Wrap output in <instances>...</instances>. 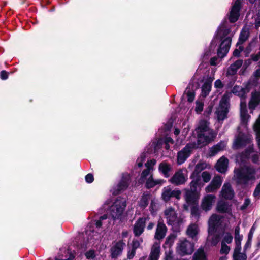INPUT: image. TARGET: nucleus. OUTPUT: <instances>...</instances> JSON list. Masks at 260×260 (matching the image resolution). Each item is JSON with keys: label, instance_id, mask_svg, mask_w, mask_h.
Returning a JSON list of instances; mask_svg holds the SVG:
<instances>
[{"label": "nucleus", "instance_id": "1", "mask_svg": "<svg viewBox=\"0 0 260 260\" xmlns=\"http://www.w3.org/2000/svg\"><path fill=\"white\" fill-rule=\"evenodd\" d=\"M208 124V123L205 120H202L200 122L197 128L198 143H192L187 144L181 151L178 153V164H183L189 156L193 149L202 147L207 145L215 137L216 133L209 128Z\"/></svg>", "mask_w": 260, "mask_h": 260}, {"label": "nucleus", "instance_id": "2", "mask_svg": "<svg viewBox=\"0 0 260 260\" xmlns=\"http://www.w3.org/2000/svg\"><path fill=\"white\" fill-rule=\"evenodd\" d=\"M251 136L248 133L240 132L236 136L233 142V147L234 149H239L243 146H248V149L246 150L245 153L239 155L237 156L236 160L238 161H244V159L249 157H251L252 161L257 163L258 161L257 154L254 151L252 147L251 146Z\"/></svg>", "mask_w": 260, "mask_h": 260}, {"label": "nucleus", "instance_id": "3", "mask_svg": "<svg viewBox=\"0 0 260 260\" xmlns=\"http://www.w3.org/2000/svg\"><path fill=\"white\" fill-rule=\"evenodd\" d=\"M231 26L225 21L221 23L219 27L217 34L216 38L219 39L221 43L217 51V54L219 57H224L230 48L232 38L234 36V32L230 30Z\"/></svg>", "mask_w": 260, "mask_h": 260}, {"label": "nucleus", "instance_id": "4", "mask_svg": "<svg viewBox=\"0 0 260 260\" xmlns=\"http://www.w3.org/2000/svg\"><path fill=\"white\" fill-rule=\"evenodd\" d=\"M234 177L237 183L246 185L249 182H253L256 179L255 168L248 166H244L235 169Z\"/></svg>", "mask_w": 260, "mask_h": 260}, {"label": "nucleus", "instance_id": "5", "mask_svg": "<svg viewBox=\"0 0 260 260\" xmlns=\"http://www.w3.org/2000/svg\"><path fill=\"white\" fill-rule=\"evenodd\" d=\"M126 206L125 199L118 197L115 200L110 208V214L114 220L121 221L123 220Z\"/></svg>", "mask_w": 260, "mask_h": 260}, {"label": "nucleus", "instance_id": "6", "mask_svg": "<svg viewBox=\"0 0 260 260\" xmlns=\"http://www.w3.org/2000/svg\"><path fill=\"white\" fill-rule=\"evenodd\" d=\"M176 250L181 256L191 255L194 251V244L186 239H180L177 244Z\"/></svg>", "mask_w": 260, "mask_h": 260}, {"label": "nucleus", "instance_id": "7", "mask_svg": "<svg viewBox=\"0 0 260 260\" xmlns=\"http://www.w3.org/2000/svg\"><path fill=\"white\" fill-rule=\"evenodd\" d=\"M164 216L169 225H177L182 221V219L178 216L176 211L171 207H168L164 210Z\"/></svg>", "mask_w": 260, "mask_h": 260}, {"label": "nucleus", "instance_id": "8", "mask_svg": "<svg viewBox=\"0 0 260 260\" xmlns=\"http://www.w3.org/2000/svg\"><path fill=\"white\" fill-rule=\"evenodd\" d=\"M228 98L224 95L221 100L219 107L217 108L216 114L218 120H223L226 118L228 112Z\"/></svg>", "mask_w": 260, "mask_h": 260}, {"label": "nucleus", "instance_id": "9", "mask_svg": "<svg viewBox=\"0 0 260 260\" xmlns=\"http://www.w3.org/2000/svg\"><path fill=\"white\" fill-rule=\"evenodd\" d=\"M198 185V181L193 180L190 183V190H186L185 193V200L188 203L195 204L199 198V194L196 192L197 187Z\"/></svg>", "mask_w": 260, "mask_h": 260}, {"label": "nucleus", "instance_id": "10", "mask_svg": "<svg viewBox=\"0 0 260 260\" xmlns=\"http://www.w3.org/2000/svg\"><path fill=\"white\" fill-rule=\"evenodd\" d=\"M187 180V171L185 169H180L170 179L171 183L176 185L185 183Z\"/></svg>", "mask_w": 260, "mask_h": 260}, {"label": "nucleus", "instance_id": "11", "mask_svg": "<svg viewBox=\"0 0 260 260\" xmlns=\"http://www.w3.org/2000/svg\"><path fill=\"white\" fill-rule=\"evenodd\" d=\"M240 0H235L232 6L229 15V19L231 22H235L238 19L240 8Z\"/></svg>", "mask_w": 260, "mask_h": 260}, {"label": "nucleus", "instance_id": "12", "mask_svg": "<svg viewBox=\"0 0 260 260\" xmlns=\"http://www.w3.org/2000/svg\"><path fill=\"white\" fill-rule=\"evenodd\" d=\"M156 163V161L155 159H152L148 160L145 164V166L147 169L144 170L141 173V178L140 179V182L141 183H143L146 178V177L151 174V172L154 170V167Z\"/></svg>", "mask_w": 260, "mask_h": 260}, {"label": "nucleus", "instance_id": "13", "mask_svg": "<svg viewBox=\"0 0 260 260\" xmlns=\"http://www.w3.org/2000/svg\"><path fill=\"white\" fill-rule=\"evenodd\" d=\"M222 218L216 214L212 215L209 220V231L215 232L221 225Z\"/></svg>", "mask_w": 260, "mask_h": 260}, {"label": "nucleus", "instance_id": "14", "mask_svg": "<svg viewBox=\"0 0 260 260\" xmlns=\"http://www.w3.org/2000/svg\"><path fill=\"white\" fill-rule=\"evenodd\" d=\"M181 192L179 190H172L169 186L165 187L162 193V199L167 202L168 201L171 197H174L177 199H180Z\"/></svg>", "mask_w": 260, "mask_h": 260}, {"label": "nucleus", "instance_id": "15", "mask_svg": "<svg viewBox=\"0 0 260 260\" xmlns=\"http://www.w3.org/2000/svg\"><path fill=\"white\" fill-rule=\"evenodd\" d=\"M215 200L216 197L214 195L208 194L206 196L202 201V209L206 211L210 210L215 202Z\"/></svg>", "mask_w": 260, "mask_h": 260}, {"label": "nucleus", "instance_id": "16", "mask_svg": "<svg viewBox=\"0 0 260 260\" xmlns=\"http://www.w3.org/2000/svg\"><path fill=\"white\" fill-rule=\"evenodd\" d=\"M222 179L219 176H215L211 183L206 187L207 192H213L218 189L221 186L222 182Z\"/></svg>", "mask_w": 260, "mask_h": 260}, {"label": "nucleus", "instance_id": "17", "mask_svg": "<svg viewBox=\"0 0 260 260\" xmlns=\"http://www.w3.org/2000/svg\"><path fill=\"white\" fill-rule=\"evenodd\" d=\"M160 254V242H154L152 246L149 260H158Z\"/></svg>", "mask_w": 260, "mask_h": 260}, {"label": "nucleus", "instance_id": "18", "mask_svg": "<svg viewBox=\"0 0 260 260\" xmlns=\"http://www.w3.org/2000/svg\"><path fill=\"white\" fill-rule=\"evenodd\" d=\"M124 245L125 244L121 241L113 243L111 248V256L113 258H116L120 255L122 253Z\"/></svg>", "mask_w": 260, "mask_h": 260}, {"label": "nucleus", "instance_id": "19", "mask_svg": "<svg viewBox=\"0 0 260 260\" xmlns=\"http://www.w3.org/2000/svg\"><path fill=\"white\" fill-rule=\"evenodd\" d=\"M214 77H209L204 82L202 87L201 95L203 97L207 96L211 91L212 83L214 80Z\"/></svg>", "mask_w": 260, "mask_h": 260}, {"label": "nucleus", "instance_id": "20", "mask_svg": "<svg viewBox=\"0 0 260 260\" xmlns=\"http://www.w3.org/2000/svg\"><path fill=\"white\" fill-rule=\"evenodd\" d=\"M146 220V218H140L135 223L134 232L136 236H139L143 232L145 226Z\"/></svg>", "mask_w": 260, "mask_h": 260}, {"label": "nucleus", "instance_id": "21", "mask_svg": "<svg viewBox=\"0 0 260 260\" xmlns=\"http://www.w3.org/2000/svg\"><path fill=\"white\" fill-rule=\"evenodd\" d=\"M240 116L241 122L243 124H246L250 116L247 113L246 109V104L245 101H242L240 104Z\"/></svg>", "mask_w": 260, "mask_h": 260}, {"label": "nucleus", "instance_id": "22", "mask_svg": "<svg viewBox=\"0 0 260 260\" xmlns=\"http://www.w3.org/2000/svg\"><path fill=\"white\" fill-rule=\"evenodd\" d=\"M228 159L224 157H221L217 162L216 165V170L220 173H224L228 169Z\"/></svg>", "mask_w": 260, "mask_h": 260}, {"label": "nucleus", "instance_id": "23", "mask_svg": "<svg viewBox=\"0 0 260 260\" xmlns=\"http://www.w3.org/2000/svg\"><path fill=\"white\" fill-rule=\"evenodd\" d=\"M166 225L163 223L159 222L156 230L155 238L159 240L163 239L166 235Z\"/></svg>", "mask_w": 260, "mask_h": 260}, {"label": "nucleus", "instance_id": "24", "mask_svg": "<svg viewBox=\"0 0 260 260\" xmlns=\"http://www.w3.org/2000/svg\"><path fill=\"white\" fill-rule=\"evenodd\" d=\"M146 181V185L147 188H152L158 184H162L165 181L162 179H154L152 174L146 177L144 182Z\"/></svg>", "mask_w": 260, "mask_h": 260}, {"label": "nucleus", "instance_id": "25", "mask_svg": "<svg viewBox=\"0 0 260 260\" xmlns=\"http://www.w3.org/2000/svg\"><path fill=\"white\" fill-rule=\"evenodd\" d=\"M260 103V93L255 92L252 93L251 98L249 102V108L253 110Z\"/></svg>", "mask_w": 260, "mask_h": 260}, {"label": "nucleus", "instance_id": "26", "mask_svg": "<svg viewBox=\"0 0 260 260\" xmlns=\"http://www.w3.org/2000/svg\"><path fill=\"white\" fill-rule=\"evenodd\" d=\"M221 196L225 199H232L234 196V192L231 189V185L229 183H224L221 191Z\"/></svg>", "mask_w": 260, "mask_h": 260}, {"label": "nucleus", "instance_id": "27", "mask_svg": "<svg viewBox=\"0 0 260 260\" xmlns=\"http://www.w3.org/2000/svg\"><path fill=\"white\" fill-rule=\"evenodd\" d=\"M199 228L196 224H191L186 230V234L192 239L196 237L199 233Z\"/></svg>", "mask_w": 260, "mask_h": 260}, {"label": "nucleus", "instance_id": "28", "mask_svg": "<svg viewBox=\"0 0 260 260\" xmlns=\"http://www.w3.org/2000/svg\"><path fill=\"white\" fill-rule=\"evenodd\" d=\"M158 170L165 177L167 178L169 176V172L171 170V166L166 162H162L159 164Z\"/></svg>", "mask_w": 260, "mask_h": 260}, {"label": "nucleus", "instance_id": "29", "mask_svg": "<svg viewBox=\"0 0 260 260\" xmlns=\"http://www.w3.org/2000/svg\"><path fill=\"white\" fill-rule=\"evenodd\" d=\"M242 239V236L240 235V228L237 226L235 230V241L236 247L235 248L236 252L239 250H241V241Z\"/></svg>", "mask_w": 260, "mask_h": 260}, {"label": "nucleus", "instance_id": "30", "mask_svg": "<svg viewBox=\"0 0 260 260\" xmlns=\"http://www.w3.org/2000/svg\"><path fill=\"white\" fill-rule=\"evenodd\" d=\"M226 143L223 142H221L211 148L210 150V155L214 156L218 152L223 150L226 147Z\"/></svg>", "mask_w": 260, "mask_h": 260}, {"label": "nucleus", "instance_id": "31", "mask_svg": "<svg viewBox=\"0 0 260 260\" xmlns=\"http://www.w3.org/2000/svg\"><path fill=\"white\" fill-rule=\"evenodd\" d=\"M209 235L207 238V241L210 243L212 245H216L219 241V237L215 234V232H210L208 231Z\"/></svg>", "mask_w": 260, "mask_h": 260}, {"label": "nucleus", "instance_id": "32", "mask_svg": "<svg viewBox=\"0 0 260 260\" xmlns=\"http://www.w3.org/2000/svg\"><path fill=\"white\" fill-rule=\"evenodd\" d=\"M243 61L242 60H238L233 64H231L228 70V73L230 75H234L237 70L242 66Z\"/></svg>", "mask_w": 260, "mask_h": 260}, {"label": "nucleus", "instance_id": "33", "mask_svg": "<svg viewBox=\"0 0 260 260\" xmlns=\"http://www.w3.org/2000/svg\"><path fill=\"white\" fill-rule=\"evenodd\" d=\"M249 37V30L246 27H244L242 30L241 34L239 36V41L237 42V45H240L244 42Z\"/></svg>", "mask_w": 260, "mask_h": 260}, {"label": "nucleus", "instance_id": "34", "mask_svg": "<svg viewBox=\"0 0 260 260\" xmlns=\"http://www.w3.org/2000/svg\"><path fill=\"white\" fill-rule=\"evenodd\" d=\"M217 210L221 213H229L230 209L228 204L223 201H220L218 203Z\"/></svg>", "mask_w": 260, "mask_h": 260}, {"label": "nucleus", "instance_id": "35", "mask_svg": "<svg viewBox=\"0 0 260 260\" xmlns=\"http://www.w3.org/2000/svg\"><path fill=\"white\" fill-rule=\"evenodd\" d=\"M253 129L256 134V139L260 149V115L253 126Z\"/></svg>", "mask_w": 260, "mask_h": 260}, {"label": "nucleus", "instance_id": "36", "mask_svg": "<svg viewBox=\"0 0 260 260\" xmlns=\"http://www.w3.org/2000/svg\"><path fill=\"white\" fill-rule=\"evenodd\" d=\"M193 260H206L205 253L202 248H199L194 253Z\"/></svg>", "mask_w": 260, "mask_h": 260}, {"label": "nucleus", "instance_id": "37", "mask_svg": "<svg viewBox=\"0 0 260 260\" xmlns=\"http://www.w3.org/2000/svg\"><path fill=\"white\" fill-rule=\"evenodd\" d=\"M129 178V175H127L125 177H123L121 181L118 185V191L123 190L127 187V186L129 184V183H128Z\"/></svg>", "mask_w": 260, "mask_h": 260}, {"label": "nucleus", "instance_id": "38", "mask_svg": "<svg viewBox=\"0 0 260 260\" xmlns=\"http://www.w3.org/2000/svg\"><path fill=\"white\" fill-rule=\"evenodd\" d=\"M150 194L148 193L144 194L141 198L139 204L143 208H145L148 204L150 200Z\"/></svg>", "mask_w": 260, "mask_h": 260}, {"label": "nucleus", "instance_id": "39", "mask_svg": "<svg viewBox=\"0 0 260 260\" xmlns=\"http://www.w3.org/2000/svg\"><path fill=\"white\" fill-rule=\"evenodd\" d=\"M215 40H214L211 42L209 48L206 50L204 54L203 58L204 60L208 59V57L211 55L212 53L215 50Z\"/></svg>", "mask_w": 260, "mask_h": 260}, {"label": "nucleus", "instance_id": "40", "mask_svg": "<svg viewBox=\"0 0 260 260\" xmlns=\"http://www.w3.org/2000/svg\"><path fill=\"white\" fill-rule=\"evenodd\" d=\"M109 220L107 219L106 215H104L100 217L99 220L96 222V226L98 228L103 226L104 227L107 228L109 226Z\"/></svg>", "mask_w": 260, "mask_h": 260}, {"label": "nucleus", "instance_id": "41", "mask_svg": "<svg viewBox=\"0 0 260 260\" xmlns=\"http://www.w3.org/2000/svg\"><path fill=\"white\" fill-rule=\"evenodd\" d=\"M240 250H239L237 252H236L235 249H234L233 254L234 260H246V255L244 253H240Z\"/></svg>", "mask_w": 260, "mask_h": 260}, {"label": "nucleus", "instance_id": "42", "mask_svg": "<svg viewBox=\"0 0 260 260\" xmlns=\"http://www.w3.org/2000/svg\"><path fill=\"white\" fill-rule=\"evenodd\" d=\"M233 92L239 96L243 97L245 94V90L240 86H235L233 89Z\"/></svg>", "mask_w": 260, "mask_h": 260}, {"label": "nucleus", "instance_id": "43", "mask_svg": "<svg viewBox=\"0 0 260 260\" xmlns=\"http://www.w3.org/2000/svg\"><path fill=\"white\" fill-rule=\"evenodd\" d=\"M223 240L222 243H230L233 240V237L231 234L229 232H223L222 235Z\"/></svg>", "mask_w": 260, "mask_h": 260}, {"label": "nucleus", "instance_id": "44", "mask_svg": "<svg viewBox=\"0 0 260 260\" xmlns=\"http://www.w3.org/2000/svg\"><path fill=\"white\" fill-rule=\"evenodd\" d=\"M191 215L196 218H198L200 214V211L197 206H193L191 209Z\"/></svg>", "mask_w": 260, "mask_h": 260}, {"label": "nucleus", "instance_id": "45", "mask_svg": "<svg viewBox=\"0 0 260 260\" xmlns=\"http://www.w3.org/2000/svg\"><path fill=\"white\" fill-rule=\"evenodd\" d=\"M146 157V154L142 153L140 156L138 158L136 164L139 167H141L143 166V163L145 160Z\"/></svg>", "mask_w": 260, "mask_h": 260}, {"label": "nucleus", "instance_id": "46", "mask_svg": "<svg viewBox=\"0 0 260 260\" xmlns=\"http://www.w3.org/2000/svg\"><path fill=\"white\" fill-rule=\"evenodd\" d=\"M204 103L201 101H197L196 102V106L195 110L197 112L200 113L203 110Z\"/></svg>", "mask_w": 260, "mask_h": 260}, {"label": "nucleus", "instance_id": "47", "mask_svg": "<svg viewBox=\"0 0 260 260\" xmlns=\"http://www.w3.org/2000/svg\"><path fill=\"white\" fill-rule=\"evenodd\" d=\"M252 18L254 20L255 27L257 29L260 26V13L255 15Z\"/></svg>", "mask_w": 260, "mask_h": 260}, {"label": "nucleus", "instance_id": "48", "mask_svg": "<svg viewBox=\"0 0 260 260\" xmlns=\"http://www.w3.org/2000/svg\"><path fill=\"white\" fill-rule=\"evenodd\" d=\"M187 96V100L188 101L191 102L193 101L194 99V93L193 91H190L189 90H188L186 89L185 91Z\"/></svg>", "mask_w": 260, "mask_h": 260}, {"label": "nucleus", "instance_id": "49", "mask_svg": "<svg viewBox=\"0 0 260 260\" xmlns=\"http://www.w3.org/2000/svg\"><path fill=\"white\" fill-rule=\"evenodd\" d=\"M230 248L225 243H222L220 252L222 254H227L230 251Z\"/></svg>", "mask_w": 260, "mask_h": 260}, {"label": "nucleus", "instance_id": "50", "mask_svg": "<svg viewBox=\"0 0 260 260\" xmlns=\"http://www.w3.org/2000/svg\"><path fill=\"white\" fill-rule=\"evenodd\" d=\"M202 177L205 182H209L211 179V175L207 171L203 172L202 174Z\"/></svg>", "mask_w": 260, "mask_h": 260}, {"label": "nucleus", "instance_id": "51", "mask_svg": "<svg viewBox=\"0 0 260 260\" xmlns=\"http://www.w3.org/2000/svg\"><path fill=\"white\" fill-rule=\"evenodd\" d=\"M207 167V165L206 163L198 164L196 167V171L200 172Z\"/></svg>", "mask_w": 260, "mask_h": 260}, {"label": "nucleus", "instance_id": "52", "mask_svg": "<svg viewBox=\"0 0 260 260\" xmlns=\"http://www.w3.org/2000/svg\"><path fill=\"white\" fill-rule=\"evenodd\" d=\"M85 256L88 259H93L95 256V251L92 250L87 251L85 253Z\"/></svg>", "mask_w": 260, "mask_h": 260}, {"label": "nucleus", "instance_id": "53", "mask_svg": "<svg viewBox=\"0 0 260 260\" xmlns=\"http://www.w3.org/2000/svg\"><path fill=\"white\" fill-rule=\"evenodd\" d=\"M214 86L216 88L220 89L223 87V84L220 80L218 79L215 81V82L214 83Z\"/></svg>", "mask_w": 260, "mask_h": 260}, {"label": "nucleus", "instance_id": "54", "mask_svg": "<svg viewBox=\"0 0 260 260\" xmlns=\"http://www.w3.org/2000/svg\"><path fill=\"white\" fill-rule=\"evenodd\" d=\"M250 200L249 199L246 198L244 200V202L243 204L240 208L241 209L244 210L245 209H246L248 207V206L250 204Z\"/></svg>", "mask_w": 260, "mask_h": 260}, {"label": "nucleus", "instance_id": "55", "mask_svg": "<svg viewBox=\"0 0 260 260\" xmlns=\"http://www.w3.org/2000/svg\"><path fill=\"white\" fill-rule=\"evenodd\" d=\"M142 242V240L140 241H138V240H134L133 241V249H135V250L137 248H138L140 246V244Z\"/></svg>", "mask_w": 260, "mask_h": 260}, {"label": "nucleus", "instance_id": "56", "mask_svg": "<svg viewBox=\"0 0 260 260\" xmlns=\"http://www.w3.org/2000/svg\"><path fill=\"white\" fill-rule=\"evenodd\" d=\"M85 180L87 183H91L93 181V176L91 174H88L85 176Z\"/></svg>", "mask_w": 260, "mask_h": 260}, {"label": "nucleus", "instance_id": "57", "mask_svg": "<svg viewBox=\"0 0 260 260\" xmlns=\"http://www.w3.org/2000/svg\"><path fill=\"white\" fill-rule=\"evenodd\" d=\"M1 79L2 80H6L8 77V74L6 71H2L0 74Z\"/></svg>", "mask_w": 260, "mask_h": 260}, {"label": "nucleus", "instance_id": "58", "mask_svg": "<svg viewBox=\"0 0 260 260\" xmlns=\"http://www.w3.org/2000/svg\"><path fill=\"white\" fill-rule=\"evenodd\" d=\"M243 48L241 46L239 47L238 49H236L233 52V55L235 56H238L240 53V52L242 51Z\"/></svg>", "mask_w": 260, "mask_h": 260}, {"label": "nucleus", "instance_id": "59", "mask_svg": "<svg viewBox=\"0 0 260 260\" xmlns=\"http://www.w3.org/2000/svg\"><path fill=\"white\" fill-rule=\"evenodd\" d=\"M210 64L212 66H216L218 64V58L216 57H212L210 60Z\"/></svg>", "mask_w": 260, "mask_h": 260}, {"label": "nucleus", "instance_id": "60", "mask_svg": "<svg viewBox=\"0 0 260 260\" xmlns=\"http://www.w3.org/2000/svg\"><path fill=\"white\" fill-rule=\"evenodd\" d=\"M135 249H132L131 251L128 252L127 256L129 259H131L133 258L135 254Z\"/></svg>", "mask_w": 260, "mask_h": 260}, {"label": "nucleus", "instance_id": "61", "mask_svg": "<svg viewBox=\"0 0 260 260\" xmlns=\"http://www.w3.org/2000/svg\"><path fill=\"white\" fill-rule=\"evenodd\" d=\"M251 58L253 61H257L260 58V53H258L255 55H253L251 56Z\"/></svg>", "mask_w": 260, "mask_h": 260}, {"label": "nucleus", "instance_id": "62", "mask_svg": "<svg viewBox=\"0 0 260 260\" xmlns=\"http://www.w3.org/2000/svg\"><path fill=\"white\" fill-rule=\"evenodd\" d=\"M173 143V139L170 137H167L165 139V143H171L172 144Z\"/></svg>", "mask_w": 260, "mask_h": 260}, {"label": "nucleus", "instance_id": "63", "mask_svg": "<svg viewBox=\"0 0 260 260\" xmlns=\"http://www.w3.org/2000/svg\"><path fill=\"white\" fill-rule=\"evenodd\" d=\"M254 76L256 78L260 77V68L256 70L254 73Z\"/></svg>", "mask_w": 260, "mask_h": 260}, {"label": "nucleus", "instance_id": "64", "mask_svg": "<svg viewBox=\"0 0 260 260\" xmlns=\"http://www.w3.org/2000/svg\"><path fill=\"white\" fill-rule=\"evenodd\" d=\"M155 202L154 201H152L151 202V205H150V209L152 211H153L154 210V205H155Z\"/></svg>", "mask_w": 260, "mask_h": 260}]
</instances>
